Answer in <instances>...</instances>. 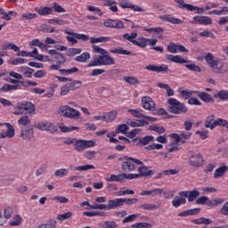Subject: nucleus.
<instances>
[{"instance_id": "32", "label": "nucleus", "mask_w": 228, "mask_h": 228, "mask_svg": "<svg viewBox=\"0 0 228 228\" xmlns=\"http://www.w3.org/2000/svg\"><path fill=\"white\" fill-rule=\"evenodd\" d=\"M199 213H200V208H192L178 213V216H191L193 215H199Z\"/></svg>"}, {"instance_id": "50", "label": "nucleus", "mask_w": 228, "mask_h": 228, "mask_svg": "<svg viewBox=\"0 0 228 228\" xmlns=\"http://www.w3.org/2000/svg\"><path fill=\"white\" fill-rule=\"evenodd\" d=\"M54 175L56 177H65L69 175V169L67 168H61L55 171Z\"/></svg>"}, {"instance_id": "61", "label": "nucleus", "mask_w": 228, "mask_h": 228, "mask_svg": "<svg viewBox=\"0 0 228 228\" xmlns=\"http://www.w3.org/2000/svg\"><path fill=\"white\" fill-rule=\"evenodd\" d=\"M52 200H55L56 202H59L60 204L69 203V199L65 198L64 196H55V197L52 198Z\"/></svg>"}, {"instance_id": "4", "label": "nucleus", "mask_w": 228, "mask_h": 228, "mask_svg": "<svg viewBox=\"0 0 228 228\" xmlns=\"http://www.w3.org/2000/svg\"><path fill=\"white\" fill-rule=\"evenodd\" d=\"M167 102L169 104V113H173L174 115H181V113H186L188 111L186 105H184V103H181V102L177 101V99L169 98Z\"/></svg>"}, {"instance_id": "27", "label": "nucleus", "mask_w": 228, "mask_h": 228, "mask_svg": "<svg viewBox=\"0 0 228 228\" xmlns=\"http://www.w3.org/2000/svg\"><path fill=\"white\" fill-rule=\"evenodd\" d=\"M110 53H112V54H122L124 56L131 55V51L125 50L121 46L110 49Z\"/></svg>"}, {"instance_id": "13", "label": "nucleus", "mask_w": 228, "mask_h": 228, "mask_svg": "<svg viewBox=\"0 0 228 228\" xmlns=\"http://www.w3.org/2000/svg\"><path fill=\"white\" fill-rule=\"evenodd\" d=\"M191 24H200L202 26H209L213 24V20L208 16H194L193 20L191 21Z\"/></svg>"}, {"instance_id": "30", "label": "nucleus", "mask_w": 228, "mask_h": 228, "mask_svg": "<svg viewBox=\"0 0 228 228\" xmlns=\"http://www.w3.org/2000/svg\"><path fill=\"white\" fill-rule=\"evenodd\" d=\"M35 11L37 12L39 15H53V7H36Z\"/></svg>"}, {"instance_id": "46", "label": "nucleus", "mask_w": 228, "mask_h": 228, "mask_svg": "<svg viewBox=\"0 0 228 228\" xmlns=\"http://www.w3.org/2000/svg\"><path fill=\"white\" fill-rule=\"evenodd\" d=\"M59 129L61 131V133H70L72 131H76L79 129V127L77 126H67L63 124L59 125Z\"/></svg>"}, {"instance_id": "10", "label": "nucleus", "mask_w": 228, "mask_h": 228, "mask_svg": "<svg viewBox=\"0 0 228 228\" xmlns=\"http://www.w3.org/2000/svg\"><path fill=\"white\" fill-rule=\"evenodd\" d=\"M180 197H184L188 199V202H193L198 197L200 196V192L194 189L192 191H182L179 192Z\"/></svg>"}, {"instance_id": "52", "label": "nucleus", "mask_w": 228, "mask_h": 228, "mask_svg": "<svg viewBox=\"0 0 228 228\" xmlns=\"http://www.w3.org/2000/svg\"><path fill=\"white\" fill-rule=\"evenodd\" d=\"M147 44H148V39L142 37L141 38H139V41L135 40L134 45H137V47H147Z\"/></svg>"}, {"instance_id": "3", "label": "nucleus", "mask_w": 228, "mask_h": 228, "mask_svg": "<svg viewBox=\"0 0 228 228\" xmlns=\"http://www.w3.org/2000/svg\"><path fill=\"white\" fill-rule=\"evenodd\" d=\"M108 65H115V59L110 56V54L105 53L104 55H99L97 59H94L91 62L87 64V67H102Z\"/></svg>"}, {"instance_id": "21", "label": "nucleus", "mask_w": 228, "mask_h": 228, "mask_svg": "<svg viewBox=\"0 0 228 228\" xmlns=\"http://www.w3.org/2000/svg\"><path fill=\"white\" fill-rule=\"evenodd\" d=\"M167 60L172 61L173 63H180L182 65L183 63H188V61L184 60L183 57H181V55L168 54L167 55Z\"/></svg>"}, {"instance_id": "31", "label": "nucleus", "mask_w": 228, "mask_h": 228, "mask_svg": "<svg viewBox=\"0 0 228 228\" xmlns=\"http://www.w3.org/2000/svg\"><path fill=\"white\" fill-rule=\"evenodd\" d=\"M90 58V53L84 52L82 54L75 57V61H77V63H86Z\"/></svg>"}, {"instance_id": "9", "label": "nucleus", "mask_w": 228, "mask_h": 228, "mask_svg": "<svg viewBox=\"0 0 228 228\" xmlns=\"http://www.w3.org/2000/svg\"><path fill=\"white\" fill-rule=\"evenodd\" d=\"M221 124H225V119L217 118L215 120V116H208L205 121V127L207 129H215Z\"/></svg>"}, {"instance_id": "35", "label": "nucleus", "mask_w": 228, "mask_h": 228, "mask_svg": "<svg viewBox=\"0 0 228 228\" xmlns=\"http://www.w3.org/2000/svg\"><path fill=\"white\" fill-rule=\"evenodd\" d=\"M118 112L112 110L103 114L104 122H113L117 118Z\"/></svg>"}, {"instance_id": "55", "label": "nucleus", "mask_w": 228, "mask_h": 228, "mask_svg": "<svg viewBox=\"0 0 228 228\" xmlns=\"http://www.w3.org/2000/svg\"><path fill=\"white\" fill-rule=\"evenodd\" d=\"M18 124L20 126H29L31 124V120H29V117L23 116L18 120Z\"/></svg>"}, {"instance_id": "20", "label": "nucleus", "mask_w": 228, "mask_h": 228, "mask_svg": "<svg viewBox=\"0 0 228 228\" xmlns=\"http://www.w3.org/2000/svg\"><path fill=\"white\" fill-rule=\"evenodd\" d=\"M175 3H177L178 8L181 10H188L189 12H195L197 10L196 6L185 4L184 0H175Z\"/></svg>"}, {"instance_id": "38", "label": "nucleus", "mask_w": 228, "mask_h": 228, "mask_svg": "<svg viewBox=\"0 0 228 228\" xmlns=\"http://www.w3.org/2000/svg\"><path fill=\"white\" fill-rule=\"evenodd\" d=\"M138 37V33L136 32H132L130 34H124L123 35V38L125 40H127L128 42H131V44H133L134 45V43L136 42V40L134 38H136Z\"/></svg>"}, {"instance_id": "58", "label": "nucleus", "mask_w": 228, "mask_h": 228, "mask_svg": "<svg viewBox=\"0 0 228 228\" xmlns=\"http://www.w3.org/2000/svg\"><path fill=\"white\" fill-rule=\"evenodd\" d=\"M54 60H56L57 65H63L65 61H67V59H65V56H63V54L61 53H59L57 56L54 57Z\"/></svg>"}, {"instance_id": "59", "label": "nucleus", "mask_w": 228, "mask_h": 228, "mask_svg": "<svg viewBox=\"0 0 228 228\" xmlns=\"http://www.w3.org/2000/svg\"><path fill=\"white\" fill-rule=\"evenodd\" d=\"M116 131H118V133H121L122 134H127V131H129V126L126 124L118 125Z\"/></svg>"}, {"instance_id": "62", "label": "nucleus", "mask_w": 228, "mask_h": 228, "mask_svg": "<svg viewBox=\"0 0 228 228\" xmlns=\"http://www.w3.org/2000/svg\"><path fill=\"white\" fill-rule=\"evenodd\" d=\"M186 69L191 70V72H202V69L195 64H186Z\"/></svg>"}, {"instance_id": "44", "label": "nucleus", "mask_w": 228, "mask_h": 228, "mask_svg": "<svg viewBox=\"0 0 228 228\" xmlns=\"http://www.w3.org/2000/svg\"><path fill=\"white\" fill-rule=\"evenodd\" d=\"M182 97L184 99H190L192 95L199 94V91H188V90H179Z\"/></svg>"}, {"instance_id": "2", "label": "nucleus", "mask_w": 228, "mask_h": 228, "mask_svg": "<svg viewBox=\"0 0 228 228\" xmlns=\"http://www.w3.org/2000/svg\"><path fill=\"white\" fill-rule=\"evenodd\" d=\"M123 159H129L135 165L139 166L138 174H132V175H137L134 179H138L139 177H149V175H151L152 170L149 169L148 167L143 166V162L142 160L127 156L124 157Z\"/></svg>"}, {"instance_id": "60", "label": "nucleus", "mask_w": 228, "mask_h": 228, "mask_svg": "<svg viewBox=\"0 0 228 228\" xmlns=\"http://www.w3.org/2000/svg\"><path fill=\"white\" fill-rule=\"evenodd\" d=\"M146 151H159L161 149H163V144H159V143H152L149 146H147Z\"/></svg>"}, {"instance_id": "63", "label": "nucleus", "mask_w": 228, "mask_h": 228, "mask_svg": "<svg viewBox=\"0 0 228 228\" xmlns=\"http://www.w3.org/2000/svg\"><path fill=\"white\" fill-rule=\"evenodd\" d=\"M72 216V212H66L64 214H60L57 218L61 221L63 222V220H67L69 218H71Z\"/></svg>"}, {"instance_id": "22", "label": "nucleus", "mask_w": 228, "mask_h": 228, "mask_svg": "<svg viewBox=\"0 0 228 228\" xmlns=\"http://www.w3.org/2000/svg\"><path fill=\"white\" fill-rule=\"evenodd\" d=\"M123 206L122 198H117L115 200H110L108 203L109 211L111 209H117V208H120Z\"/></svg>"}, {"instance_id": "1", "label": "nucleus", "mask_w": 228, "mask_h": 228, "mask_svg": "<svg viewBox=\"0 0 228 228\" xmlns=\"http://www.w3.org/2000/svg\"><path fill=\"white\" fill-rule=\"evenodd\" d=\"M204 60L207 61V64L214 74H225V72H228L227 62H224L223 59L215 57L213 53H207L204 56Z\"/></svg>"}, {"instance_id": "23", "label": "nucleus", "mask_w": 228, "mask_h": 228, "mask_svg": "<svg viewBox=\"0 0 228 228\" xmlns=\"http://www.w3.org/2000/svg\"><path fill=\"white\" fill-rule=\"evenodd\" d=\"M33 134V128L26 127L25 130L24 128H21L20 137L23 138V140H31Z\"/></svg>"}, {"instance_id": "43", "label": "nucleus", "mask_w": 228, "mask_h": 228, "mask_svg": "<svg viewBox=\"0 0 228 228\" xmlns=\"http://www.w3.org/2000/svg\"><path fill=\"white\" fill-rule=\"evenodd\" d=\"M75 170H77V172H86L88 170H95V166L90 165V164L78 166L75 167Z\"/></svg>"}, {"instance_id": "34", "label": "nucleus", "mask_w": 228, "mask_h": 228, "mask_svg": "<svg viewBox=\"0 0 228 228\" xmlns=\"http://www.w3.org/2000/svg\"><path fill=\"white\" fill-rule=\"evenodd\" d=\"M135 177H138V175H133V174H119L118 175V183H124V181H126V179H128L129 181H133V179H134Z\"/></svg>"}, {"instance_id": "64", "label": "nucleus", "mask_w": 228, "mask_h": 228, "mask_svg": "<svg viewBox=\"0 0 228 228\" xmlns=\"http://www.w3.org/2000/svg\"><path fill=\"white\" fill-rule=\"evenodd\" d=\"M132 227H134V228H149V227H151V225L149 223H136V224H132Z\"/></svg>"}, {"instance_id": "16", "label": "nucleus", "mask_w": 228, "mask_h": 228, "mask_svg": "<svg viewBox=\"0 0 228 228\" xmlns=\"http://www.w3.org/2000/svg\"><path fill=\"white\" fill-rule=\"evenodd\" d=\"M7 130L4 131L3 130L0 132V140H3L4 138H13L15 136V128L10 124V123H5Z\"/></svg>"}, {"instance_id": "29", "label": "nucleus", "mask_w": 228, "mask_h": 228, "mask_svg": "<svg viewBox=\"0 0 228 228\" xmlns=\"http://www.w3.org/2000/svg\"><path fill=\"white\" fill-rule=\"evenodd\" d=\"M183 204H186V198L183 196H175L172 200V206L174 208H180Z\"/></svg>"}, {"instance_id": "18", "label": "nucleus", "mask_w": 228, "mask_h": 228, "mask_svg": "<svg viewBox=\"0 0 228 228\" xmlns=\"http://www.w3.org/2000/svg\"><path fill=\"white\" fill-rule=\"evenodd\" d=\"M159 19L164 20V22H170V24H183V20H181V19H177L171 14L161 15L159 16Z\"/></svg>"}, {"instance_id": "54", "label": "nucleus", "mask_w": 228, "mask_h": 228, "mask_svg": "<svg viewBox=\"0 0 228 228\" xmlns=\"http://www.w3.org/2000/svg\"><path fill=\"white\" fill-rule=\"evenodd\" d=\"M136 218H138V214H132V215L125 217L122 220V224H131V222H134V220H136Z\"/></svg>"}, {"instance_id": "14", "label": "nucleus", "mask_w": 228, "mask_h": 228, "mask_svg": "<svg viewBox=\"0 0 228 228\" xmlns=\"http://www.w3.org/2000/svg\"><path fill=\"white\" fill-rule=\"evenodd\" d=\"M142 108L148 111H154L156 109V103L152 101V98L149 96H143L142 98Z\"/></svg>"}, {"instance_id": "28", "label": "nucleus", "mask_w": 228, "mask_h": 228, "mask_svg": "<svg viewBox=\"0 0 228 228\" xmlns=\"http://www.w3.org/2000/svg\"><path fill=\"white\" fill-rule=\"evenodd\" d=\"M161 204H152V203H144L140 205V209H144V211H153V209H159Z\"/></svg>"}, {"instance_id": "42", "label": "nucleus", "mask_w": 228, "mask_h": 228, "mask_svg": "<svg viewBox=\"0 0 228 228\" xmlns=\"http://www.w3.org/2000/svg\"><path fill=\"white\" fill-rule=\"evenodd\" d=\"M20 72H22L25 77H33V72H35V69L31 68L21 67L20 68Z\"/></svg>"}, {"instance_id": "17", "label": "nucleus", "mask_w": 228, "mask_h": 228, "mask_svg": "<svg viewBox=\"0 0 228 228\" xmlns=\"http://www.w3.org/2000/svg\"><path fill=\"white\" fill-rule=\"evenodd\" d=\"M128 113H131L135 118H141V120H152V118L143 114L142 110L129 109Z\"/></svg>"}, {"instance_id": "25", "label": "nucleus", "mask_w": 228, "mask_h": 228, "mask_svg": "<svg viewBox=\"0 0 228 228\" xmlns=\"http://www.w3.org/2000/svg\"><path fill=\"white\" fill-rule=\"evenodd\" d=\"M197 97H199L203 102H215V99H213V96H211L209 94L206 92L202 93H196Z\"/></svg>"}, {"instance_id": "51", "label": "nucleus", "mask_w": 228, "mask_h": 228, "mask_svg": "<svg viewBox=\"0 0 228 228\" xmlns=\"http://www.w3.org/2000/svg\"><path fill=\"white\" fill-rule=\"evenodd\" d=\"M196 204H200L201 206H208L209 204V198L208 196H201L196 200Z\"/></svg>"}, {"instance_id": "40", "label": "nucleus", "mask_w": 228, "mask_h": 228, "mask_svg": "<svg viewBox=\"0 0 228 228\" xmlns=\"http://www.w3.org/2000/svg\"><path fill=\"white\" fill-rule=\"evenodd\" d=\"M213 221L211 219H208V218H198V219H193L192 220V224H195L196 225H209V224H211Z\"/></svg>"}, {"instance_id": "37", "label": "nucleus", "mask_w": 228, "mask_h": 228, "mask_svg": "<svg viewBox=\"0 0 228 228\" xmlns=\"http://www.w3.org/2000/svg\"><path fill=\"white\" fill-rule=\"evenodd\" d=\"M215 99H220L221 101H228V90L218 91L214 94Z\"/></svg>"}, {"instance_id": "49", "label": "nucleus", "mask_w": 228, "mask_h": 228, "mask_svg": "<svg viewBox=\"0 0 228 228\" xmlns=\"http://www.w3.org/2000/svg\"><path fill=\"white\" fill-rule=\"evenodd\" d=\"M145 124H147L145 119H140V120L131 121L129 126L131 127H143V126H145Z\"/></svg>"}, {"instance_id": "26", "label": "nucleus", "mask_w": 228, "mask_h": 228, "mask_svg": "<svg viewBox=\"0 0 228 228\" xmlns=\"http://www.w3.org/2000/svg\"><path fill=\"white\" fill-rule=\"evenodd\" d=\"M100 227L102 228H120V224H118L114 220H107L103 221L100 224Z\"/></svg>"}, {"instance_id": "39", "label": "nucleus", "mask_w": 228, "mask_h": 228, "mask_svg": "<svg viewBox=\"0 0 228 228\" xmlns=\"http://www.w3.org/2000/svg\"><path fill=\"white\" fill-rule=\"evenodd\" d=\"M68 86H69V90L74 92V90H77L83 86V82H81V80H74L70 83H68Z\"/></svg>"}, {"instance_id": "53", "label": "nucleus", "mask_w": 228, "mask_h": 228, "mask_svg": "<svg viewBox=\"0 0 228 228\" xmlns=\"http://www.w3.org/2000/svg\"><path fill=\"white\" fill-rule=\"evenodd\" d=\"M151 131H155V133H158V134H163L165 133L166 129L163 126L153 125L150 126Z\"/></svg>"}, {"instance_id": "57", "label": "nucleus", "mask_w": 228, "mask_h": 228, "mask_svg": "<svg viewBox=\"0 0 228 228\" xmlns=\"http://www.w3.org/2000/svg\"><path fill=\"white\" fill-rule=\"evenodd\" d=\"M83 53V50L80 48H69L68 50V56H76L77 54H81Z\"/></svg>"}, {"instance_id": "12", "label": "nucleus", "mask_w": 228, "mask_h": 228, "mask_svg": "<svg viewBox=\"0 0 228 228\" xmlns=\"http://www.w3.org/2000/svg\"><path fill=\"white\" fill-rule=\"evenodd\" d=\"M164 190L161 188H154L150 191H142L140 192V195L142 197H161L163 195Z\"/></svg>"}, {"instance_id": "45", "label": "nucleus", "mask_w": 228, "mask_h": 228, "mask_svg": "<svg viewBox=\"0 0 228 228\" xmlns=\"http://www.w3.org/2000/svg\"><path fill=\"white\" fill-rule=\"evenodd\" d=\"M20 88V85L5 84L2 86L3 92H12V90H19Z\"/></svg>"}, {"instance_id": "24", "label": "nucleus", "mask_w": 228, "mask_h": 228, "mask_svg": "<svg viewBox=\"0 0 228 228\" xmlns=\"http://www.w3.org/2000/svg\"><path fill=\"white\" fill-rule=\"evenodd\" d=\"M225 172H228V167L225 165L219 167L214 173V179H220V177H224Z\"/></svg>"}, {"instance_id": "6", "label": "nucleus", "mask_w": 228, "mask_h": 228, "mask_svg": "<svg viewBox=\"0 0 228 228\" xmlns=\"http://www.w3.org/2000/svg\"><path fill=\"white\" fill-rule=\"evenodd\" d=\"M64 33H66V35H70L66 37V40H68V42H70L72 45L77 44V40H82V42H86L90 40V37L86 36V34H78L69 30H64Z\"/></svg>"}, {"instance_id": "7", "label": "nucleus", "mask_w": 228, "mask_h": 228, "mask_svg": "<svg viewBox=\"0 0 228 228\" xmlns=\"http://www.w3.org/2000/svg\"><path fill=\"white\" fill-rule=\"evenodd\" d=\"M91 147H95V141L77 139V141L75 142L74 149L77 152H83V151H86V149H91Z\"/></svg>"}, {"instance_id": "36", "label": "nucleus", "mask_w": 228, "mask_h": 228, "mask_svg": "<svg viewBox=\"0 0 228 228\" xmlns=\"http://www.w3.org/2000/svg\"><path fill=\"white\" fill-rule=\"evenodd\" d=\"M224 198H215L208 200V208H216V206H220V204H224Z\"/></svg>"}, {"instance_id": "48", "label": "nucleus", "mask_w": 228, "mask_h": 228, "mask_svg": "<svg viewBox=\"0 0 228 228\" xmlns=\"http://www.w3.org/2000/svg\"><path fill=\"white\" fill-rule=\"evenodd\" d=\"M48 166L47 164L44 163L42 164L36 171L37 177H40V175H44L45 174V171L47 170Z\"/></svg>"}, {"instance_id": "56", "label": "nucleus", "mask_w": 228, "mask_h": 228, "mask_svg": "<svg viewBox=\"0 0 228 228\" xmlns=\"http://www.w3.org/2000/svg\"><path fill=\"white\" fill-rule=\"evenodd\" d=\"M143 31H148L149 33H152V31L154 33H164L165 29H163V28L161 27H158V28H147L145 27L142 28Z\"/></svg>"}, {"instance_id": "41", "label": "nucleus", "mask_w": 228, "mask_h": 228, "mask_svg": "<svg viewBox=\"0 0 228 228\" xmlns=\"http://www.w3.org/2000/svg\"><path fill=\"white\" fill-rule=\"evenodd\" d=\"M25 104V112L28 113V115H34L36 108L35 104L29 102H24Z\"/></svg>"}, {"instance_id": "11", "label": "nucleus", "mask_w": 228, "mask_h": 228, "mask_svg": "<svg viewBox=\"0 0 228 228\" xmlns=\"http://www.w3.org/2000/svg\"><path fill=\"white\" fill-rule=\"evenodd\" d=\"M145 69L150 72H156L157 74H167L168 72V65L167 64H161L159 66L151 64L146 66Z\"/></svg>"}, {"instance_id": "5", "label": "nucleus", "mask_w": 228, "mask_h": 228, "mask_svg": "<svg viewBox=\"0 0 228 228\" xmlns=\"http://www.w3.org/2000/svg\"><path fill=\"white\" fill-rule=\"evenodd\" d=\"M58 114L61 115V117H65L66 118H73L77 119L81 117V113L79 110L69 106L63 105L61 106L58 110Z\"/></svg>"}, {"instance_id": "8", "label": "nucleus", "mask_w": 228, "mask_h": 228, "mask_svg": "<svg viewBox=\"0 0 228 228\" xmlns=\"http://www.w3.org/2000/svg\"><path fill=\"white\" fill-rule=\"evenodd\" d=\"M189 165L193 168H199L204 165V157L200 153H191L189 157Z\"/></svg>"}, {"instance_id": "15", "label": "nucleus", "mask_w": 228, "mask_h": 228, "mask_svg": "<svg viewBox=\"0 0 228 228\" xmlns=\"http://www.w3.org/2000/svg\"><path fill=\"white\" fill-rule=\"evenodd\" d=\"M105 28H112L115 29H124V21L118 20H107L104 21Z\"/></svg>"}, {"instance_id": "19", "label": "nucleus", "mask_w": 228, "mask_h": 228, "mask_svg": "<svg viewBox=\"0 0 228 228\" xmlns=\"http://www.w3.org/2000/svg\"><path fill=\"white\" fill-rule=\"evenodd\" d=\"M121 168L124 172H134L136 170V167L134 166V162L130 159H126L121 163Z\"/></svg>"}, {"instance_id": "33", "label": "nucleus", "mask_w": 228, "mask_h": 228, "mask_svg": "<svg viewBox=\"0 0 228 228\" xmlns=\"http://www.w3.org/2000/svg\"><path fill=\"white\" fill-rule=\"evenodd\" d=\"M91 44H104L106 42H110L111 37H89Z\"/></svg>"}, {"instance_id": "47", "label": "nucleus", "mask_w": 228, "mask_h": 228, "mask_svg": "<svg viewBox=\"0 0 228 228\" xmlns=\"http://www.w3.org/2000/svg\"><path fill=\"white\" fill-rule=\"evenodd\" d=\"M14 115H24L26 112L24 102L21 103H18L15 108Z\"/></svg>"}]
</instances>
